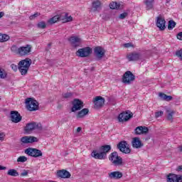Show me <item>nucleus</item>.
I'll use <instances>...</instances> for the list:
<instances>
[{
	"label": "nucleus",
	"mask_w": 182,
	"mask_h": 182,
	"mask_svg": "<svg viewBox=\"0 0 182 182\" xmlns=\"http://www.w3.org/2000/svg\"><path fill=\"white\" fill-rule=\"evenodd\" d=\"M110 150H112V146L103 145L100 147V152H97L96 150L92 151L91 156L97 160H106L107 157V153H109Z\"/></svg>",
	"instance_id": "1"
},
{
	"label": "nucleus",
	"mask_w": 182,
	"mask_h": 182,
	"mask_svg": "<svg viewBox=\"0 0 182 182\" xmlns=\"http://www.w3.org/2000/svg\"><path fill=\"white\" fill-rule=\"evenodd\" d=\"M32 65V60L30 58H26L24 60H21L18 63V70L22 75H26L28 73V70H29V68Z\"/></svg>",
	"instance_id": "2"
},
{
	"label": "nucleus",
	"mask_w": 182,
	"mask_h": 182,
	"mask_svg": "<svg viewBox=\"0 0 182 182\" xmlns=\"http://www.w3.org/2000/svg\"><path fill=\"white\" fill-rule=\"evenodd\" d=\"M26 106L29 112H36L39 109V103L32 98L26 99Z\"/></svg>",
	"instance_id": "3"
},
{
	"label": "nucleus",
	"mask_w": 182,
	"mask_h": 182,
	"mask_svg": "<svg viewBox=\"0 0 182 182\" xmlns=\"http://www.w3.org/2000/svg\"><path fill=\"white\" fill-rule=\"evenodd\" d=\"M109 160L114 166H122V164H123V159L119 156L117 151L111 153L109 156Z\"/></svg>",
	"instance_id": "4"
},
{
	"label": "nucleus",
	"mask_w": 182,
	"mask_h": 182,
	"mask_svg": "<svg viewBox=\"0 0 182 182\" xmlns=\"http://www.w3.org/2000/svg\"><path fill=\"white\" fill-rule=\"evenodd\" d=\"M117 148L119 149L121 153H124V154H130V153H132V149H130V146L126 141H122L118 143Z\"/></svg>",
	"instance_id": "5"
},
{
	"label": "nucleus",
	"mask_w": 182,
	"mask_h": 182,
	"mask_svg": "<svg viewBox=\"0 0 182 182\" xmlns=\"http://www.w3.org/2000/svg\"><path fill=\"white\" fill-rule=\"evenodd\" d=\"M33 130H42V124L38 122H30L25 127L26 133H31Z\"/></svg>",
	"instance_id": "6"
},
{
	"label": "nucleus",
	"mask_w": 182,
	"mask_h": 182,
	"mask_svg": "<svg viewBox=\"0 0 182 182\" xmlns=\"http://www.w3.org/2000/svg\"><path fill=\"white\" fill-rule=\"evenodd\" d=\"M24 153L34 158L42 157L43 156L42 151L36 148H28L25 149Z\"/></svg>",
	"instance_id": "7"
},
{
	"label": "nucleus",
	"mask_w": 182,
	"mask_h": 182,
	"mask_svg": "<svg viewBox=\"0 0 182 182\" xmlns=\"http://www.w3.org/2000/svg\"><path fill=\"white\" fill-rule=\"evenodd\" d=\"M132 117H133V113L130 111H126L119 114L118 120L119 122L123 123V122H129Z\"/></svg>",
	"instance_id": "8"
},
{
	"label": "nucleus",
	"mask_w": 182,
	"mask_h": 182,
	"mask_svg": "<svg viewBox=\"0 0 182 182\" xmlns=\"http://www.w3.org/2000/svg\"><path fill=\"white\" fill-rule=\"evenodd\" d=\"M136 77L132 74L131 71H127L122 77V82L126 85H130L132 82L134 81Z\"/></svg>",
	"instance_id": "9"
},
{
	"label": "nucleus",
	"mask_w": 182,
	"mask_h": 182,
	"mask_svg": "<svg viewBox=\"0 0 182 182\" xmlns=\"http://www.w3.org/2000/svg\"><path fill=\"white\" fill-rule=\"evenodd\" d=\"M90 53H92V48L90 47L80 48L76 52L77 56H79L80 58H87Z\"/></svg>",
	"instance_id": "10"
},
{
	"label": "nucleus",
	"mask_w": 182,
	"mask_h": 182,
	"mask_svg": "<svg viewBox=\"0 0 182 182\" xmlns=\"http://www.w3.org/2000/svg\"><path fill=\"white\" fill-rule=\"evenodd\" d=\"M32 51V46L27 44L25 46L19 47L18 55L19 56H28Z\"/></svg>",
	"instance_id": "11"
},
{
	"label": "nucleus",
	"mask_w": 182,
	"mask_h": 182,
	"mask_svg": "<svg viewBox=\"0 0 182 182\" xmlns=\"http://www.w3.org/2000/svg\"><path fill=\"white\" fill-rule=\"evenodd\" d=\"M36 141H38V138L35 136H24L20 139V144L21 146H25V144H29V143H35Z\"/></svg>",
	"instance_id": "12"
},
{
	"label": "nucleus",
	"mask_w": 182,
	"mask_h": 182,
	"mask_svg": "<svg viewBox=\"0 0 182 182\" xmlns=\"http://www.w3.org/2000/svg\"><path fill=\"white\" fill-rule=\"evenodd\" d=\"M73 107L71 108V112H77V110H81V109H83V102H82V100H79V99H75L73 101Z\"/></svg>",
	"instance_id": "13"
},
{
	"label": "nucleus",
	"mask_w": 182,
	"mask_h": 182,
	"mask_svg": "<svg viewBox=\"0 0 182 182\" xmlns=\"http://www.w3.org/2000/svg\"><path fill=\"white\" fill-rule=\"evenodd\" d=\"M93 103L95 109H100L105 105V98L102 96H97L94 98Z\"/></svg>",
	"instance_id": "14"
},
{
	"label": "nucleus",
	"mask_w": 182,
	"mask_h": 182,
	"mask_svg": "<svg viewBox=\"0 0 182 182\" xmlns=\"http://www.w3.org/2000/svg\"><path fill=\"white\" fill-rule=\"evenodd\" d=\"M69 42H70L71 46L73 48H77L78 46H80L82 43V38L77 37V36H72L70 38H68Z\"/></svg>",
	"instance_id": "15"
},
{
	"label": "nucleus",
	"mask_w": 182,
	"mask_h": 182,
	"mask_svg": "<svg viewBox=\"0 0 182 182\" xmlns=\"http://www.w3.org/2000/svg\"><path fill=\"white\" fill-rule=\"evenodd\" d=\"M11 120L13 123H19L22 120V117L18 111H11Z\"/></svg>",
	"instance_id": "16"
},
{
	"label": "nucleus",
	"mask_w": 182,
	"mask_h": 182,
	"mask_svg": "<svg viewBox=\"0 0 182 182\" xmlns=\"http://www.w3.org/2000/svg\"><path fill=\"white\" fill-rule=\"evenodd\" d=\"M105 50L103 48L100 46H97L94 49V53L95 54L96 58H97L98 60H100L102 58L105 56Z\"/></svg>",
	"instance_id": "17"
},
{
	"label": "nucleus",
	"mask_w": 182,
	"mask_h": 182,
	"mask_svg": "<svg viewBox=\"0 0 182 182\" xmlns=\"http://www.w3.org/2000/svg\"><path fill=\"white\" fill-rule=\"evenodd\" d=\"M156 26L160 31H164L166 29V20L161 16L157 17Z\"/></svg>",
	"instance_id": "18"
},
{
	"label": "nucleus",
	"mask_w": 182,
	"mask_h": 182,
	"mask_svg": "<svg viewBox=\"0 0 182 182\" xmlns=\"http://www.w3.org/2000/svg\"><path fill=\"white\" fill-rule=\"evenodd\" d=\"M132 146L133 149H141L144 145L141 140H140V138L134 137L132 141Z\"/></svg>",
	"instance_id": "19"
},
{
	"label": "nucleus",
	"mask_w": 182,
	"mask_h": 182,
	"mask_svg": "<svg viewBox=\"0 0 182 182\" xmlns=\"http://www.w3.org/2000/svg\"><path fill=\"white\" fill-rule=\"evenodd\" d=\"M109 178L112 180H119V178H122L123 177V173L120 171H113L109 173H108Z\"/></svg>",
	"instance_id": "20"
},
{
	"label": "nucleus",
	"mask_w": 182,
	"mask_h": 182,
	"mask_svg": "<svg viewBox=\"0 0 182 182\" xmlns=\"http://www.w3.org/2000/svg\"><path fill=\"white\" fill-rule=\"evenodd\" d=\"M57 176L60 178H70V173L65 169L58 171Z\"/></svg>",
	"instance_id": "21"
},
{
	"label": "nucleus",
	"mask_w": 182,
	"mask_h": 182,
	"mask_svg": "<svg viewBox=\"0 0 182 182\" xmlns=\"http://www.w3.org/2000/svg\"><path fill=\"white\" fill-rule=\"evenodd\" d=\"M135 134H147L149 133V128L147 127H137L135 130Z\"/></svg>",
	"instance_id": "22"
},
{
	"label": "nucleus",
	"mask_w": 182,
	"mask_h": 182,
	"mask_svg": "<svg viewBox=\"0 0 182 182\" xmlns=\"http://www.w3.org/2000/svg\"><path fill=\"white\" fill-rule=\"evenodd\" d=\"M140 56H141L140 53L134 52L127 55V58L128 60L132 62V61L139 60L140 59Z\"/></svg>",
	"instance_id": "23"
},
{
	"label": "nucleus",
	"mask_w": 182,
	"mask_h": 182,
	"mask_svg": "<svg viewBox=\"0 0 182 182\" xmlns=\"http://www.w3.org/2000/svg\"><path fill=\"white\" fill-rule=\"evenodd\" d=\"M58 21H62V17L59 15L54 16L51 18H50L48 21V23H50V25H53V23H56Z\"/></svg>",
	"instance_id": "24"
},
{
	"label": "nucleus",
	"mask_w": 182,
	"mask_h": 182,
	"mask_svg": "<svg viewBox=\"0 0 182 182\" xmlns=\"http://www.w3.org/2000/svg\"><path fill=\"white\" fill-rule=\"evenodd\" d=\"M144 4L146 6L147 11H150V9H153V8H154V0H146Z\"/></svg>",
	"instance_id": "25"
},
{
	"label": "nucleus",
	"mask_w": 182,
	"mask_h": 182,
	"mask_svg": "<svg viewBox=\"0 0 182 182\" xmlns=\"http://www.w3.org/2000/svg\"><path fill=\"white\" fill-rule=\"evenodd\" d=\"M159 96L162 100H165L166 102H170L173 100V97L167 95L163 92H159Z\"/></svg>",
	"instance_id": "26"
},
{
	"label": "nucleus",
	"mask_w": 182,
	"mask_h": 182,
	"mask_svg": "<svg viewBox=\"0 0 182 182\" xmlns=\"http://www.w3.org/2000/svg\"><path fill=\"white\" fill-rule=\"evenodd\" d=\"M88 113H89V109L84 108L77 113V119H81L82 117H85V116H86V114H87Z\"/></svg>",
	"instance_id": "27"
},
{
	"label": "nucleus",
	"mask_w": 182,
	"mask_h": 182,
	"mask_svg": "<svg viewBox=\"0 0 182 182\" xmlns=\"http://www.w3.org/2000/svg\"><path fill=\"white\" fill-rule=\"evenodd\" d=\"M101 5H102V3H100L99 0L93 1L92 4V11H93L94 12H96V11H97L100 8Z\"/></svg>",
	"instance_id": "28"
},
{
	"label": "nucleus",
	"mask_w": 182,
	"mask_h": 182,
	"mask_svg": "<svg viewBox=\"0 0 182 182\" xmlns=\"http://www.w3.org/2000/svg\"><path fill=\"white\" fill-rule=\"evenodd\" d=\"M109 8L110 9H122V8H120V4L114 1L110 3Z\"/></svg>",
	"instance_id": "29"
},
{
	"label": "nucleus",
	"mask_w": 182,
	"mask_h": 182,
	"mask_svg": "<svg viewBox=\"0 0 182 182\" xmlns=\"http://www.w3.org/2000/svg\"><path fill=\"white\" fill-rule=\"evenodd\" d=\"M166 181L167 182H176V174L169 173L168 175H167Z\"/></svg>",
	"instance_id": "30"
},
{
	"label": "nucleus",
	"mask_w": 182,
	"mask_h": 182,
	"mask_svg": "<svg viewBox=\"0 0 182 182\" xmlns=\"http://www.w3.org/2000/svg\"><path fill=\"white\" fill-rule=\"evenodd\" d=\"M8 176H11L12 177H18L19 173L15 169H10L7 172Z\"/></svg>",
	"instance_id": "31"
},
{
	"label": "nucleus",
	"mask_w": 182,
	"mask_h": 182,
	"mask_svg": "<svg viewBox=\"0 0 182 182\" xmlns=\"http://www.w3.org/2000/svg\"><path fill=\"white\" fill-rule=\"evenodd\" d=\"M61 21H63V23H66V22H72V21H73V17H72L71 16H68V14L66 13L65 14V18H61Z\"/></svg>",
	"instance_id": "32"
},
{
	"label": "nucleus",
	"mask_w": 182,
	"mask_h": 182,
	"mask_svg": "<svg viewBox=\"0 0 182 182\" xmlns=\"http://www.w3.org/2000/svg\"><path fill=\"white\" fill-rule=\"evenodd\" d=\"M166 113H168L167 119L173 120V114H174V110H171L170 109H166Z\"/></svg>",
	"instance_id": "33"
},
{
	"label": "nucleus",
	"mask_w": 182,
	"mask_h": 182,
	"mask_svg": "<svg viewBox=\"0 0 182 182\" xmlns=\"http://www.w3.org/2000/svg\"><path fill=\"white\" fill-rule=\"evenodd\" d=\"M176 28V22L173 20H171L168 23V29L169 31H171Z\"/></svg>",
	"instance_id": "34"
},
{
	"label": "nucleus",
	"mask_w": 182,
	"mask_h": 182,
	"mask_svg": "<svg viewBox=\"0 0 182 182\" xmlns=\"http://www.w3.org/2000/svg\"><path fill=\"white\" fill-rule=\"evenodd\" d=\"M11 52H13V53H16V55H19V47L16 46H13L11 48Z\"/></svg>",
	"instance_id": "35"
},
{
	"label": "nucleus",
	"mask_w": 182,
	"mask_h": 182,
	"mask_svg": "<svg viewBox=\"0 0 182 182\" xmlns=\"http://www.w3.org/2000/svg\"><path fill=\"white\" fill-rule=\"evenodd\" d=\"M28 161V158H26V156H19L17 159V163H25V161Z\"/></svg>",
	"instance_id": "36"
},
{
	"label": "nucleus",
	"mask_w": 182,
	"mask_h": 182,
	"mask_svg": "<svg viewBox=\"0 0 182 182\" xmlns=\"http://www.w3.org/2000/svg\"><path fill=\"white\" fill-rule=\"evenodd\" d=\"M37 27L39 29H45V28H46V23L45 21H41L38 23Z\"/></svg>",
	"instance_id": "37"
},
{
	"label": "nucleus",
	"mask_w": 182,
	"mask_h": 182,
	"mask_svg": "<svg viewBox=\"0 0 182 182\" xmlns=\"http://www.w3.org/2000/svg\"><path fill=\"white\" fill-rule=\"evenodd\" d=\"M6 76H7V74H6V72H5V70H2L0 68V79H5Z\"/></svg>",
	"instance_id": "38"
},
{
	"label": "nucleus",
	"mask_w": 182,
	"mask_h": 182,
	"mask_svg": "<svg viewBox=\"0 0 182 182\" xmlns=\"http://www.w3.org/2000/svg\"><path fill=\"white\" fill-rule=\"evenodd\" d=\"M63 96L65 99H70V97L73 96V94L72 92H65L63 95Z\"/></svg>",
	"instance_id": "39"
},
{
	"label": "nucleus",
	"mask_w": 182,
	"mask_h": 182,
	"mask_svg": "<svg viewBox=\"0 0 182 182\" xmlns=\"http://www.w3.org/2000/svg\"><path fill=\"white\" fill-rule=\"evenodd\" d=\"M41 15L40 13H36L31 16H30L29 19L30 21H33V19H35L36 18H38V16H39Z\"/></svg>",
	"instance_id": "40"
},
{
	"label": "nucleus",
	"mask_w": 182,
	"mask_h": 182,
	"mask_svg": "<svg viewBox=\"0 0 182 182\" xmlns=\"http://www.w3.org/2000/svg\"><path fill=\"white\" fill-rule=\"evenodd\" d=\"M28 174H29V171H26V170H23V171L21 173V177H26V176H28Z\"/></svg>",
	"instance_id": "41"
},
{
	"label": "nucleus",
	"mask_w": 182,
	"mask_h": 182,
	"mask_svg": "<svg viewBox=\"0 0 182 182\" xmlns=\"http://www.w3.org/2000/svg\"><path fill=\"white\" fill-rule=\"evenodd\" d=\"M127 15H129L127 12H124L119 15V19H124Z\"/></svg>",
	"instance_id": "42"
},
{
	"label": "nucleus",
	"mask_w": 182,
	"mask_h": 182,
	"mask_svg": "<svg viewBox=\"0 0 182 182\" xmlns=\"http://www.w3.org/2000/svg\"><path fill=\"white\" fill-rule=\"evenodd\" d=\"M2 36L3 42H6V41H9V36L6 34H2Z\"/></svg>",
	"instance_id": "43"
},
{
	"label": "nucleus",
	"mask_w": 182,
	"mask_h": 182,
	"mask_svg": "<svg viewBox=\"0 0 182 182\" xmlns=\"http://www.w3.org/2000/svg\"><path fill=\"white\" fill-rule=\"evenodd\" d=\"M176 182H182V176L176 174Z\"/></svg>",
	"instance_id": "44"
},
{
	"label": "nucleus",
	"mask_w": 182,
	"mask_h": 182,
	"mask_svg": "<svg viewBox=\"0 0 182 182\" xmlns=\"http://www.w3.org/2000/svg\"><path fill=\"white\" fill-rule=\"evenodd\" d=\"M163 111H159L155 113V117L158 118L160 117V116H163Z\"/></svg>",
	"instance_id": "45"
},
{
	"label": "nucleus",
	"mask_w": 182,
	"mask_h": 182,
	"mask_svg": "<svg viewBox=\"0 0 182 182\" xmlns=\"http://www.w3.org/2000/svg\"><path fill=\"white\" fill-rule=\"evenodd\" d=\"M176 56H178V58H181V60H182V50L176 52Z\"/></svg>",
	"instance_id": "46"
},
{
	"label": "nucleus",
	"mask_w": 182,
	"mask_h": 182,
	"mask_svg": "<svg viewBox=\"0 0 182 182\" xmlns=\"http://www.w3.org/2000/svg\"><path fill=\"white\" fill-rule=\"evenodd\" d=\"M11 68L12 70H14V72H16V70H18V65H16L15 64H11Z\"/></svg>",
	"instance_id": "47"
},
{
	"label": "nucleus",
	"mask_w": 182,
	"mask_h": 182,
	"mask_svg": "<svg viewBox=\"0 0 182 182\" xmlns=\"http://www.w3.org/2000/svg\"><path fill=\"white\" fill-rule=\"evenodd\" d=\"M4 139H5V133L4 132L0 133V141H4Z\"/></svg>",
	"instance_id": "48"
},
{
	"label": "nucleus",
	"mask_w": 182,
	"mask_h": 182,
	"mask_svg": "<svg viewBox=\"0 0 182 182\" xmlns=\"http://www.w3.org/2000/svg\"><path fill=\"white\" fill-rule=\"evenodd\" d=\"M177 39H178L179 41H182V32H180L177 34L176 36Z\"/></svg>",
	"instance_id": "49"
},
{
	"label": "nucleus",
	"mask_w": 182,
	"mask_h": 182,
	"mask_svg": "<svg viewBox=\"0 0 182 182\" xmlns=\"http://www.w3.org/2000/svg\"><path fill=\"white\" fill-rule=\"evenodd\" d=\"M5 16V13L4 11H0V18H2Z\"/></svg>",
	"instance_id": "50"
},
{
	"label": "nucleus",
	"mask_w": 182,
	"mask_h": 182,
	"mask_svg": "<svg viewBox=\"0 0 182 182\" xmlns=\"http://www.w3.org/2000/svg\"><path fill=\"white\" fill-rule=\"evenodd\" d=\"M130 43H125L124 45V48H130Z\"/></svg>",
	"instance_id": "51"
},
{
	"label": "nucleus",
	"mask_w": 182,
	"mask_h": 182,
	"mask_svg": "<svg viewBox=\"0 0 182 182\" xmlns=\"http://www.w3.org/2000/svg\"><path fill=\"white\" fill-rule=\"evenodd\" d=\"M177 171H182V166H178Z\"/></svg>",
	"instance_id": "52"
},
{
	"label": "nucleus",
	"mask_w": 182,
	"mask_h": 182,
	"mask_svg": "<svg viewBox=\"0 0 182 182\" xmlns=\"http://www.w3.org/2000/svg\"><path fill=\"white\" fill-rule=\"evenodd\" d=\"M82 130V127H77V133H80Z\"/></svg>",
	"instance_id": "53"
},
{
	"label": "nucleus",
	"mask_w": 182,
	"mask_h": 182,
	"mask_svg": "<svg viewBox=\"0 0 182 182\" xmlns=\"http://www.w3.org/2000/svg\"><path fill=\"white\" fill-rule=\"evenodd\" d=\"M0 170H6V167L0 165Z\"/></svg>",
	"instance_id": "54"
},
{
	"label": "nucleus",
	"mask_w": 182,
	"mask_h": 182,
	"mask_svg": "<svg viewBox=\"0 0 182 182\" xmlns=\"http://www.w3.org/2000/svg\"><path fill=\"white\" fill-rule=\"evenodd\" d=\"M2 38H3L2 34L0 33V42H3Z\"/></svg>",
	"instance_id": "55"
},
{
	"label": "nucleus",
	"mask_w": 182,
	"mask_h": 182,
	"mask_svg": "<svg viewBox=\"0 0 182 182\" xmlns=\"http://www.w3.org/2000/svg\"><path fill=\"white\" fill-rule=\"evenodd\" d=\"M180 151H182V146L179 148Z\"/></svg>",
	"instance_id": "56"
},
{
	"label": "nucleus",
	"mask_w": 182,
	"mask_h": 182,
	"mask_svg": "<svg viewBox=\"0 0 182 182\" xmlns=\"http://www.w3.org/2000/svg\"><path fill=\"white\" fill-rule=\"evenodd\" d=\"M170 2V0H166V3L168 4Z\"/></svg>",
	"instance_id": "57"
},
{
	"label": "nucleus",
	"mask_w": 182,
	"mask_h": 182,
	"mask_svg": "<svg viewBox=\"0 0 182 182\" xmlns=\"http://www.w3.org/2000/svg\"><path fill=\"white\" fill-rule=\"evenodd\" d=\"M92 70H95V68H92Z\"/></svg>",
	"instance_id": "58"
},
{
	"label": "nucleus",
	"mask_w": 182,
	"mask_h": 182,
	"mask_svg": "<svg viewBox=\"0 0 182 182\" xmlns=\"http://www.w3.org/2000/svg\"><path fill=\"white\" fill-rule=\"evenodd\" d=\"M50 45H51L50 43V44H48V46H50Z\"/></svg>",
	"instance_id": "59"
}]
</instances>
